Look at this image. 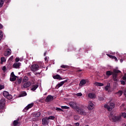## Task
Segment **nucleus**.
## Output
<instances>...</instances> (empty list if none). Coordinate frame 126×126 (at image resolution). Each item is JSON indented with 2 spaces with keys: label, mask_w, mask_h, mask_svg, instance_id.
Segmentation results:
<instances>
[{
  "label": "nucleus",
  "mask_w": 126,
  "mask_h": 126,
  "mask_svg": "<svg viewBox=\"0 0 126 126\" xmlns=\"http://www.w3.org/2000/svg\"><path fill=\"white\" fill-rule=\"evenodd\" d=\"M74 119V120H78V117H77V116H75Z\"/></svg>",
  "instance_id": "3c124183"
},
{
  "label": "nucleus",
  "mask_w": 126,
  "mask_h": 126,
  "mask_svg": "<svg viewBox=\"0 0 126 126\" xmlns=\"http://www.w3.org/2000/svg\"><path fill=\"white\" fill-rule=\"evenodd\" d=\"M93 108H94V104H93V103H92V102L89 101L88 108L89 109V110H93Z\"/></svg>",
  "instance_id": "4468645a"
},
{
  "label": "nucleus",
  "mask_w": 126,
  "mask_h": 126,
  "mask_svg": "<svg viewBox=\"0 0 126 126\" xmlns=\"http://www.w3.org/2000/svg\"><path fill=\"white\" fill-rule=\"evenodd\" d=\"M123 80L126 81V74L124 75V76L122 77Z\"/></svg>",
  "instance_id": "a19ab883"
},
{
  "label": "nucleus",
  "mask_w": 126,
  "mask_h": 126,
  "mask_svg": "<svg viewBox=\"0 0 126 126\" xmlns=\"http://www.w3.org/2000/svg\"><path fill=\"white\" fill-rule=\"evenodd\" d=\"M61 67L62 68H68V67H69V66L68 65H62L61 66Z\"/></svg>",
  "instance_id": "473e14b6"
},
{
  "label": "nucleus",
  "mask_w": 126,
  "mask_h": 126,
  "mask_svg": "<svg viewBox=\"0 0 126 126\" xmlns=\"http://www.w3.org/2000/svg\"><path fill=\"white\" fill-rule=\"evenodd\" d=\"M53 100H54V96L49 95L46 97L45 102H51V101H53Z\"/></svg>",
  "instance_id": "9d476101"
},
{
  "label": "nucleus",
  "mask_w": 126,
  "mask_h": 126,
  "mask_svg": "<svg viewBox=\"0 0 126 126\" xmlns=\"http://www.w3.org/2000/svg\"><path fill=\"white\" fill-rule=\"evenodd\" d=\"M78 114L79 115H81V116H85L86 115V112L84 110L78 106L77 108L76 109Z\"/></svg>",
  "instance_id": "7ed1b4c3"
},
{
  "label": "nucleus",
  "mask_w": 126,
  "mask_h": 126,
  "mask_svg": "<svg viewBox=\"0 0 126 126\" xmlns=\"http://www.w3.org/2000/svg\"><path fill=\"white\" fill-rule=\"evenodd\" d=\"M117 95L119 96H122L123 95V91H119L118 92L116 93Z\"/></svg>",
  "instance_id": "cd10ccee"
},
{
  "label": "nucleus",
  "mask_w": 126,
  "mask_h": 126,
  "mask_svg": "<svg viewBox=\"0 0 126 126\" xmlns=\"http://www.w3.org/2000/svg\"><path fill=\"white\" fill-rule=\"evenodd\" d=\"M65 82H67V80H65L61 82L59 84H58L56 86V88L58 89L61 87V86H63V85L64 83H65Z\"/></svg>",
  "instance_id": "ddd939ff"
},
{
  "label": "nucleus",
  "mask_w": 126,
  "mask_h": 126,
  "mask_svg": "<svg viewBox=\"0 0 126 126\" xmlns=\"http://www.w3.org/2000/svg\"><path fill=\"white\" fill-rule=\"evenodd\" d=\"M37 87H39V85H33L32 88H31V90L32 91H35V90H36V89H37Z\"/></svg>",
  "instance_id": "4be33fe9"
},
{
  "label": "nucleus",
  "mask_w": 126,
  "mask_h": 126,
  "mask_svg": "<svg viewBox=\"0 0 126 126\" xmlns=\"http://www.w3.org/2000/svg\"><path fill=\"white\" fill-rule=\"evenodd\" d=\"M11 55V50L10 49H6L4 53V56L5 57H7V56H10Z\"/></svg>",
  "instance_id": "9b49d317"
},
{
  "label": "nucleus",
  "mask_w": 126,
  "mask_h": 126,
  "mask_svg": "<svg viewBox=\"0 0 126 126\" xmlns=\"http://www.w3.org/2000/svg\"><path fill=\"white\" fill-rule=\"evenodd\" d=\"M112 120L113 122H120L122 119V115H119L117 116H114L112 117Z\"/></svg>",
  "instance_id": "0eeeda50"
},
{
  "label": "nucleus",
  "mask_w": 126,
  "mask_h": 126,
  "mask_svg": "<svg viewBox=\"0 0 126 126\" xmlns=\"http://www.w3.org/2000/svg\"><path fill=\"white\" fill-rule=\"evenodd\" d=\"M120 62L121 63H123V62H124V60L123 59H121Z\"/></svg>",
  "instance_id": "052dcab7"
},
{
  "label": "nucleus",
  "mask_w": 126,
  "mask_h": 126,
  "mask_svg": "<svg viewBox=\"0 0 126 126\" xmlns=\"http://www.w3.org/2000/svg\"><path fill=\"white\" fill-rule=\"evenodd\" d=\"M62 109H69V107L68 106H62Z\"/></svg>",
  "instance_id": "e433bc0d"
},
{
  "label": "nucleus",
  "mask_w": 126,
  "mask_h": 126,
  "mask_svg": "<svg viewBox=\"0 0 126 126\" xmlns=\"http://www.w3.org/2000/svg\"><path fill=\"white\" fill-rule=\"evenodd\" d=\"M46 55H47V51H46V52L44 53V57H46Z\"/></svg>",
  "instance_id": "4d7b16f0"
},
{
  "label": "nucleus",
  "mask_w": 126,
  "mask_h": 126,
  "mask_svg": "<svg viewBox=\"0 0 126 126\" xmlns=\"http://www.w3.org/2000/svg\"><path fill=\"white\" fill-rule=\"evenodd\" d=\"M2 69L3 71L5 70V69H6V67H5V66H3V67L2 68Z\"/></svg>",
  "instance_id": "8fccbe9b"
},
{
  "label": "nucleus",
  "mask_w": 126,
  "mask_h": 126,
  "mask_svg": "<svg viewBox=\"0 0 126 126\" xmlns=\"http://www.w3.org/2000/svg\"><path fill=\"white\" fill-rule=\"evenodd\" d=\"M75 125L76 126H79V123H76Z\"/></svg>",
  "instance_id": "864d4df0"
},
{
  "label": "nucleus",
  "mask_w": 126,
  "mask_h": 126,
  "mask_svg": "<svg viewBox=\"0 0 126 126\" xmlns=\"http://www.w3.org/2000/svg\"><path fill=\"white\" fill-rule=\"evenodd\" d=\"M3 95L4 97H5V98H7L8 100H11V99H12V95L9 94L8 92L4 91L3 92Z\"/></svg>",
  "instance_id": "39448f33"
},
{
  "label": "nucleus",
  "mask_w": 126,
  "mask_h": 126,
  "mask_svg": "<svg viewBox=\"0 0 126 126\" xmlns=\"http://www.w3.org/2000/svg\"><path fill=\"white\" fill-rule=\"evenodd\" d=\"M20 62H22V60L21 59H20Z\"/></svg>",
  "instance_id": "69168bd1"
},
{
  "label": "nucleus",
  "mask_w": 126,
  "mask_h": 126,
  "mask_svg": "<svg viewBox=\"0 0 126 126\" xmlns=\"http://www.w3.org/2000/svg\"><path fill=\"white\" fill-rule=\"evenodd\" d=\"M56 110V111H63V109H62V108H60L59 107H57Z\"/></svg>",
  "instance_id": "a18cd8bd"
},
{
  "label": "nucleus",
  "mask_w": 126,
  "mask_h": 126,
  "mask_svg": "<svg viewBox=\"0 0 126 126\" xmlns=\"http://www.w3.org/2000/svg\"><path fill=\"white\" fill-rule=\"evenodd\" d=\"M27 95L26 92L22 93L19 95V97H24Z\"/></svg>",
  "instance_id": "393cba45"
},
{
  "label": "nucleus",
  "mask_w": 126,
  "mask_h": 126,
  "mask_svg": "<svg viewBox=\"0 0 126 126\" xmlns=\"http://www.w3.org/2000/svg\"><path fill=\"white\" fill-rule=\"evenodd\" d=\"M28 75L30 76L31 75V74L30 73H28Z\"/></svg>",
  "instance_id": "680f3d73"
},
{
  "label": "nucleus",
  "mask_w": 126,
  "mask_h": 126,
  "mask_svg": "<svg viewBox=\"0 0 126 126\" xmlns=\"http://www.w3.org/2000/svg\"><path fill=\"white\" fill-rule=\"evenodd\" d=\"M32 126H38V125H37V124H33V125H32Z\"/></svg>",
  "instance_id": "bf43d9fd"
},
{
  "label": "nucleus",
  "mask_w": 126,
  "mask_h": 126,
  "mask_svg": "<svg viewBox=\"0 0 126 126\" xmlns=\"http://www.w3.org/2000/svg\"><path fill=\"white\" fill-rule=\"evenodd\" d=\"M110 86H111V84H108L107 86H105V90H106V91H108L109 90V88H110Z\"/></svg>",
  "instance_id": "a878e982"
},
{
  "label": "nucleus",
  "mask_w": 126,
  "mask_h": 126,
  "mask_svg": "<svg viewBox=\"0 0 126 126\" xmlns=\"http://www.w3.org/2000/svg\"><path fill=\"white\" fill-rule=\"evenodd\" d=\"M78 97H81L82 95V94L81 93H78L76 94Z\"/></svg>",
  "instance_id": "37998d69"
},
{
  "label": "nucleus",
  "mask_w": 126,
  "mask_h": 126,
  "mask_svg": "<svg viewBox=\"0 0 126 126\" xmlns=\"http://www.w3.org/2000/svg\"><path fill=\"white\" fill-rule=\"evenodd\" d=\"M120 116H121V117H123V118H124V119H126V113L125 112H122L121 113V115H120Z\"/></svg>",
  "instance_id": "c756f323"
},
{
  "label": "nucleus",
  "mask_w": 126,
  "mask_h": 126,
  "mask_svg": "<svg viewBox=\"0 0 126 126\" xmlns=\"http://www.w3.org/2000/svg\"><path fill=\"white\" fill-rule=\"evenodd\" d=\"M85 126H89V125H86Z\"/></svg>",
  "instance_id": "338daca9"
},
{
  "label": "nucleus",
  "mask_w": 126,
  "mask_h": 126,
  "mask_svg": "<svg viewBox=\"0 0 126 126\" xmlns=\"http://www.w3.org/2000/svg\"><path fill=\"white\" fill-rule=\"evenodd\" d=\"M114 74L112 75L114 81H118V74L121 73V71L117 69H114Z\"/></svg>",
  "instance_id": "f03ea898"
},
{
  "label": "nucleus",
  "mask_w": 126,
  "mask_h": 126,
  "mask_svg": "<svg viewBox=\"0 0 126 126\" xmlns=\"http://www.w3.org/2000/svg\"><path fill=\"white\" fill-rule=\"evenodd\" d=\"M53 78L54 79H59V80H63V78L62 77H61V76L59 74H57V75L54 76Z\"/></svg>",
  "instance_id": "aec40b11"
},
{
  "label": "nucleus",
  "mask_w": 126,
  "mask_h": 126,
  "mask_svg": "<svg viewBox=\"0 0 126 126\" xmlns=\"http://www.w3.org/2000/svg\"><path fill=\"white\" fill-rule=\"evenodd\" d=\"M107 56L108 57H109V58H110V59H113V60H115L116 62H118V59H117V57H116V56H114L109 54H107Z\"/></svg>",
  "instance_id": "412c9836"
},
{
  "label": "nucleus",
  "mask_w": 126,
  "mask_h": 126,
  "mask_svg": "<svg viewBox=\"0 0 126 126\" xmlns=\"http://www.w3.org/2000/svg\"><path fill=\"white\" fill-rule=\"evenodd\" d=\"M80 71H82V69L76 70V72H80Z\"/></svg>",
  "instance_id": "603ef678"
},
{
  "label": "nucleus",
  "mask_w": 126,
  "mask_h": 126,
  "mask_svg": "<svg viewBox=\"0 0 126 126\" xmlns=\"http://www.w3.org/2000/svg\"><path fill=\"white\" fill-rule=\"evenodd\" d=\"M17 78H19V77L16 76H15L14 77H11L10 78V81H15Z\"/></svg>",
  "instance_id": "5701e85b"
},
{
  "label": "nucleus",
  "mask_w": 126,
  "mask_h": 126,
  "mask_svg": "<svg viewBox=\"0 0 126 126\" xmlns=\"http://www.w3.org/2000/svg\"><path fill=\"white\" fill-rule=\"evenodd\" d=\"M69 105L71 108H72V109H75V110H76V109L79 107L76 101H70Z\"/></svg>",
  "instance_id": "20e7f679"
},
{
  "label": "nucleus",
  "mask_w": 126,
  "mask_h": 126,
  "mask_svg": "<svg viewBox=\"0 0 126 126\" xmlns=\"http://www.w3.org/2000/svg\"><path fill=\"white\" fill-rule=\"evenodd\" d=\"M96 85H97V86H104V84L102 83H98L96 82L95 83Z\"/></svg>",
  "instance_id": "7c9ffc66"
},
{
  "label": "nucleus",
  "mask_w": 126,
  "mask_h": 126,
  "mask_svg": "<svg viewBox=\"0 0 126 126\" xmlns=\"http://www.w3.org/2000/svg\"><path fill=\"white\" fill-rule=\"evenodd\" d=\"M121 82L122 85H126V82L125 81H121Z\"/></svg>",
  "instance_id": "c03bdc74"
},
{
  "label": "nucleus",
  "mask_w": 126,
  "mask_h": 126,
  "mask_svg": "<svg viewBox=\"0 0 126 126\" xmlns=\"http://www.w3.org/2000/svg\"><path fill=\"white\" fill-rule=\"evenodd\" d=\"M27 81H28V77H27V76L24 77L23 78V82H27Z\"/></svg>",
  "instance_id": "c85d7f7f"
},
{
  "label": "nucleus",
  "mask_w": 126,
  "mask_h": 126,
  "mask_svg": "<svg viewBox=\"0 0 126 126\" xmlns=\"http://www.w3.org/2000/svg\"><path fill=\"white\" fill-rule=\"evenodd\" d=\"M87 81L86 80H81L80 82V86H83V85H85L86 84Z\"/></svg>",
  "instance_id": "6ab92c4d"
},
{
  "label": "nucleus",
  "mask_w": 126,
  "mask_h": 126,
  "mask_svg": "<svg viewBox=\"0 0 126 126\" xmlns=\"http://www.w3.org/2000/svg\"><path fill=\"white\" fill-rule=\"evenodd\" d=\"M19 123H18V120H15L13 122V125L14 126H16L18 125Z\"/></svg>",
  "instance_id": "2f4dec72"
},
{
  "label": "nucleus",
  "mask_w": 126,
  "mask_h": 126,
  "mask_svg": "<svg viewBox=\"0 0 126 126\" xmlns=\"http://www.w3.org/2000/svg\"><path fill=\"white\" fill-rule=\"evenodd\" d=\"M98 100L99 101H104V97H99L98 98Z\"/></svg>",
  "instance_id": "79ce46f5"
},
{
  "label": "nucleus",
  "mask_w": 126,
  "mask_h": 126,
  "mask_svg": "<svg viewBox=\"0 0 126 126\" xmlns=\"http://www.w3.org/2000/svg\"><path fill=\"white\" fill-rule=\"evenodd\" d=\"M40 115L41 113L39 112L34 114L35 117H36V118H38V117H40Z\"/></svg>",
  "instance_id": "72a5a7b5"
},
{
  "label": "nucleus",
  "mask_w": 126,
  "mask_h": 126,
  "mask_svg": "<svg viewBox=\"0 0 126 126\" xmlns=\"http://www.w3.org/2000/svg\"><path fill=\"white\" fill-rule=\"evenodd\" d=\"M34 43H35L34 41H32V44H34Z\"/></svg>",
  "instance_id": "0e129e2a"
},
{
  "label": "nucleus",
  "mask_w": 126,
  "mask_h": 126,
  "mask_svg": "<svg viewBox=\"0 0 126 126\" xmlns=\"http://www.w3.org/2000/svg\"><path fill=\"white\" fill-rule=\"evenodd\" d=\"M3 5V0H0V7H2Z\"/></svg>",
  "instance_id": "f704fd0d"
},
{
  "label": "nucleus",
  "mask_w": 126,
  "mask_h": 126,
  "mask_svg": "<svg viewBox=\"0 0 126 126\" xmlns=\"http://www.w3.org/2000/svg\"><path fill=\"white\" fill-rule=\"evenodd\" d=\"M21 82H22V78L17 79L16 81L15 82V84H16V85H19V84H21Z\"/></svg>",
  "instance_id": "a211bd4d"
},
{
  "label": "nucleus",
  "mask_w": 126,
  "mask_h": 126,
  "mask_svg": "<svg viewBox=\"0 0 126 126\" xmlns=\"http://www.w3.org/2000/svg\"><path fill=\"white\" fill-rule=\"evenodd\" d=\"M42 121V125L43 126H47L48 125V119L47 118H43Z\"/></svg>",
  "instance_id": "dca6fc26"
},
{
  "label": "nucleus",
  "mask_w": 126,
  "mask_h": 126,
  "mask_svg": "<svg viewBox=\"0 0 126 126\" xmlns=\"http://www.w3.org/2000/svg\"><path fill=\"white\" fill-rule=\"evenodd\" d=\"M14 76H16L15 75H14V73L13 72L11 73V77H14Z\"/></svg>",
  "instance_id": "49530a36"
},
{
  "label": "nucleus",
  "mask_w": 126,
  "mask_h": 126,
  "mask_svg": "<svg viewBox=\"0 0 126 126\" xmlns=\"http://www.w3.org/2000/svg\"><path fill=\"white\" fill-rule=\"evenodd\" d=\"M3 34H2V31H0V41L1 40V38H2Z\"/></svg>",
  "instance_id": "c9c22d12"
},
{
  "label": "nucleus",
  "mask_w": 126,
  "mask_h": 126,
  "mask_svg": "<svg viewBox=\"0 0 126 126\" xmlns=\"http://www.w3.org/2000/svg\"><path fill=\"white\" fill-rule=\"evenodd\" d=\"M121 107V108L125 107V104H122Z\"/></svg>",
  "instance_id": "6e6d98bb"
},
{
  "label": "nucleus",
  "mask_w": 126,
  "mask_h": 126,
  "mask_svg": "<svg viewBox=\"0 0 126 126\" xmlns=\"http://www.w3.org/2000/svg\"><path fill=\"white\" fill-rule=\"evenodd\" d=\"M20 65H21V63L16 62L13 64V67L14 68H20Z\"/></svg>",
  "instance_id": "f8f14e48"
},
{
  "label": "nucleus",
  "mask_w": 126,
  "mask_h": 126,
  "mask_svg": "<svg viewBox=\"0 0 126 126\" xmlns=\"http://www.w3.org/2000/svg\"><path fill=\"white\" fill-rule=\"evenodd\" d=\"M45 61H47V57L45 58Z\"/></svg>",
  "instance_id": "e2e57ef3"
},
{
  "label": "nucleus",
  "mask_w": 126,
  "mask_h": 126,
  "mask_svg": "<svg viewBox=\"0 0 126 126\" xmlns=\"http://www.w3.org/2000/svg\"><path fill=\"white\" fill-rule=\"evenodd\" d=\"M104 107L107 109L108 111H112L115 108V103L111 102L108 104H105Z\"/></svg>",
  "instance_id": "f257e3e1"
},
{
  "label": "nucleus",
  "mask_w": 126,
  "mask_h": 126,
  "mask_svg": "<svg viewBox=\"0 0 126 126\" xmlns=\"http://www.w3.org/2000/svg\"><path fill=\"white\" fill-rule=\"evenodd\" d=\"M19 61H20V58H19V57L16 58L15 60L16 63H18V62H19Z\"/></svg>",
  "instance_id": "4c0bfd02"
},
{
  "label": "nucleus",
  "mask_w": 126,
  "mask_h": 126,
  "mask_svg": "<svg viewBox=\"0 0 126 126\" xmlns=\"http://www.w3.org/2000/svg\"><path fill=\"white\" fill-rule=\"evenodd\" d=\"M5 99L2 98L0 100V110H3L5 106Z\"/></svg>",
  "instance_id": "423d86ee"
},
{
  "label": "nucleus",
  "mask_w": 126,
  "mask_h": 126,
  "mask_svg": "<svg viewBox=\"0 0 126 126\" xmlns=\"http://www.w3.org/2000/svg\"><path fill=\"white\" fill-rule=\"evenodd\" d=\"M88 97L91 99H94L95 98V94H89Z\"/></svg>",
  "instance_id": "b1692460"
},
{
  "label": "nucleus",
  "mask_w": 126,
  "mask_h": 126,
  "mask_svg": "<svg viewBox=\"0 0 126 126\" xmlns=\"http://www.w3.org/2000/svg\"><path fill=\"white\" fill-rule=\"evenodd\" d=\"M31 85V82H27L24 84L23 87L24 88H28V87H30Z\"/></svg>",
  "instance_id": "2eb2a0df"
},
{
  "label": "nucleus",
  "mask_w": 126,
  "mask_h": 126,
  "mask_svg": "<svg viewBox=\"0 0 126 126\" xmlns=\"http://www.w3.org/2000/svg\"><path fill=\"white\" fill-rule=\"evenodd\" d=\"M2 89H4V86L3 85H0V91Z\"/></svg>",
  "instance_id": "58836bf2"
},
{
  "label": "nucleus",
  "mask_w": 126,
  "mask_h": 126,
  "mask_svg": "<svg viewBox=\"0 0 126 126\" xmlns=\"http://www.w3.org/2000/svg\"><path fill=\"white\" fill-rule=\"evenodd\" d=\"M31 68L32 71H33V72H35V71L39 70V65L37 64H34L31 66Z\"/></svg>",
  "instance_id": "6e6552de"
},
{
  "label": "nucleus",
  "mask_w": 126,
  "mask_h": 126,
  "mask_svg": "<svg viewBox=\"0 0 126 126\" xmlns=\"http://www.w3.org/2000/svg\"><path fill=\"white\" fill-rule=\"evenodd\" d=\"M2 28V25L0 24V29H1Z\"/></svg>",
  "instance_id": "13d9d810"
},
{
  "label": "nucleus",
  "mask_w": 126,
  "mask_h": 126,
  "mask_svg": "<svg viewBox=\"0 0 126 126\" xmlns=\"http://www.w3.org/2000/svg\"><path fill=\"white\" fill-rule=\"evenodd\" d=\"M38 75L41 74V72H35V73H34L35 75H38Z\"/></svg>",
  "instance_id": "09e8293b"
},
{
  "label": "nucleus",
  "mask_w": 126,
  "mask_h": 126,
  "mask_svg": "<svg viewBox=\"0 0 126 126\" xmlns=\"http://www.w3.org/2000/svg\"><path fill=\"white\" fill-rule=\"evenodd\" d=\"M61 69H58V70H57V72H62V71H61Z\"/></svg>",
  "instance_id": "5fc2aeb1"
},
{
  "label": "nucleus",
  "mask_w": 126,
  "mask_h": 126,
  "mask_svg": "<svg viewBox=\"0 0 126 126\" xmlns=\"http://www.w3.org/2000/svg\"><path fill=\"white\" fill-rule=\"evenodd\" d=\"M55 119L54 116H50L48 117V120H54Z\"/></svg>",
  "instance_id": "ea45409f"
},
{
  "label": "nucleus",
  "mask_w": 126,
  "mask_h": 126,
  "mask_svg": "<svg viewBox=\"0 0 126 126\" xmlns=\"http://www.w3.org/2000/svg\"><path fill=\"white\" fill-rule=\"evenodd\" d=\"M33 106H34V103H33L28 104L23 110V111L26 112V111H28V110H29V109H31V108H32V107H33Z\"/></svg>",
  "instance_id": "1a4fd4ad"
},
{
  "label": "nucleus",
  "mask_w": 126,
  "mask_h": 126,
  "mask_svg": "<svg viewBox=\"0 0 126 126\" xmlns=\"http://www.w3.org/2000/svg\"><path fill=\"white\" fill-rule=\"evenodd\" d=\"M0 61H1L0 63L1 64H2V63H4V62L6 61L5 58H4V57H2L0 59Z\"/></svg>",
  "instance_id": "bb28decb"
},
{
  "label": "nucleus",
  "mask_w": 126,
  "mask_h": 126,
  "mask_svg": "<svg viewBox=\"0 0 126 126\" xmlns=\"http://www.w3.org/2000/svg\"><path fill=\"white\" fill-rule=\"evenodd\" d=\"M12 60H13V56H11L9 59V60L11 61V62L12 61Z\"/></svg>",
  "instance_id": "de8ad7c7"
},
{
  "label": "nucleus",
  "mask_w": 126,
  "mask_h": 126,
  "mask_svg": "<svg viewBox=\"0 0 126 126\" xmlns=\"http://www.w3.org/2000/svg\"><path fill=\"white\" fill-rule=\"evenodd\" d=\"M114 73V70L113 72L112 71H107L106 72V76H108V77H109V76H111V75H113Z\"/></svg>",
  "instance_id": "f3484780"
}]
</instances>
